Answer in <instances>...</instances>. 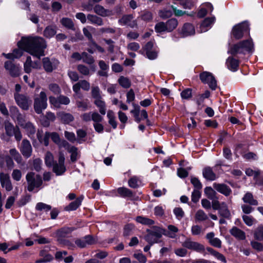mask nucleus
I'll return each mask as SVG.
<instances>
[{
  "label": "nucleus",
  "mask_w": 263,
  "mask_h": 263,
  "mask_svg": "<svg viewBox=\"0 0 263 263\" xmlns=\"http://www.w3.org/2000/svg\"><path fill=\"white\" fill-rule=\"evenodd\" d=\"M17 45L19 49L14 50L12 52L15 59L22 56V50L40 58L44 55V49L46 48L45 40L40 36L23 37Z\"/></svg>",
  "instance_id": "nucleus-1"
},
{
  "label": "nucleus",
  "mask_w": 263,
  "mask_h": 263,
  "mask_svg": "<svg viewBox=\"0 0 263 263\" xmlns=\"http://www.w3.org/2000/svg\"><path fill=\"white\" fill-rule=\"evenodd\" d=\"M253 49V44L251 39L241 41L233 45L228 50V52L233 55L239 53L245 54L251 52Z\"/></svg>",
  "instance_id": "nucleus-2"
},
{
  "label": "nucleus",
  "mask_w": 263,
  "mask_h": 263,
  "mask_svg": "<svg viewBox=\"0 0 263 263\" xmlns=\"http://www.w3.org/2000/svg\"><path fill=\"white\" fill-rule=\"evenodd\" d=\"M34 109L37 114H41L47 107V97L45 92L42 91L34 98Z\"/></svg>",
  "instance_id": "nucleus-3"
},
{
  "label": "nucleus",
  "mask_w": 263,
  "mask_h": 263,
  "mask_svg": "<svg viewBox=\"0 0 263 263\" xmlns=\"http://www.w3.org/2000/svg\"><path fill=\"white\" fill-rule=\"evenodd\" d=\"M26 180L28 183L27 189L31 192L35 189L39 187L42 184V179L40 176L35 175L34 173L30 172L27 174Z\"/></svg>",
  "instance_id": "nucleus-4"
},
{
  "label": "nucleus",
  "mask_w": 263,
  "mask_h": 263,
  "mask_svg": "<svg viewBox=\"0 0 263 263\" xmlns=\"http://www.w3.org/2000/svg\"><path fill=\"white\" fill-rule=\"evenodd\" d=\"M14 99L17 104L24 110H28L32 103L30 98L23 94L15 93Z\"/></svg>",
  "instance_id": "nucleus-5"
},
{
  "label": "nucleus",
  "mask_w": 263,
  "mask_h": 263,
  "mask_svg": "<svg viewBox=\"0 0 263 263\" xmlns=\"http://www.w3.org/2000/svg\"><path fill=\"white\" fill-rule=\"evenodd\" d=\"M65 157L63 153H59L58 162H56L51 166L53 172L58 176L63 175L66 171V167L64 165Z\"/></svg>",
  "instance_id": "nucleus-6"
},
{
  "label": "nucleus",
  "mask_w": 263,
  "mask_h": 263,
  "mask_svg": "<svg viewBox=\"0 0 263 263\" xmlns=\"http://www.w3.org/2000/svg\"><path fill=\"white\" fill-rule=\"evenodd\" d=\"M249 30V24L247 22H244L234 26L232 30L233 35L237 39L242 37L245 32Z\"/></svg>",
  "instance_id": "nucleus-7"
},
{
  "label": "nucleus",
  "mask_w": 263,
  "mask_h": 263,
  "mask_svg": "<svg viewBox=\"0 0 263 263\" xmlns=\"http://www.w3.org/2000/svg\"><path fill=\"white\" fill-rule=\"evenodd\" d=\"M173 12L177 16H180L186 13L185 11L179 10L176 7L171 6L169 9L160 10L159 15L161 18H165L171 16Z\"/></svg>",
  "instance_id": "nucleus-8"
},
{
  "label": "nucleus",
  "mask_w": 263,
  "mask_h": 263,
  "mask_svg": "<svg viewBox=\"0 0 263 263\" xmlns=\"http://www.w3.org/2000/svg\"><path fill=\"white\" fill-rule=\"evenodd\" d=\"M200 80L204 83L209 85L210 88L215 90L217 87L216 81L212 73L208 72H203L200 75Z\"/></svg>",
  "instance_id": "nucleus-9"
},
{
  "label": "nucleus",
  "mask_w": 263,
  "mask_h": 263,
  "mask_svg": "<svg viewBox=\"0 0 263 263\" xmlns=\"http://www.w3.org/2000/svg\"><path fill=\"white\" fill-rule=\"evenodd\" d=\"M163 230L161 229H156L148 234L146 237V240L151 245L157 243L159 238L162 236Z\"/></svg>",
  "instance_id": "nucleus-10"
},
{
  "label": "nucleus",
  "mask_w": 263,
  "mask_h": 263,
  "mask_svg": "<svg viewBox=\"0 0 263 263\" xmlns=\"http://www.w3.org/2000/svg\"><path fill=\"white\" fill-rule=\"evenodd\" d=\"M20 149L22 155L26 158H29L31 156L32 151V148L30 142L24 139L20 146Z\"/></svg>",
  "instance_id": "nucleus-11"
},
{
  "label": "nucleus",
  "mask_w": 263,
  "mask_h": 263,
  "mask_svg": "<svg viewBox=\"0 0 263 263\" xmlns=\"http://www.w3.org/2000/svg\"><path fill=\"white\" fill-rule=\"evenodd\" d=\"M5 68L12 77H17L20 73L21 67L14 65L11 61H7L5 63Z\"/></svg>",
  "instance_id": "nucleus-12"
},
{
  "label": "nucleus",
  "mask_w": 263,
  "mask_h": 263,
  "mask_svg": "<svg viewBox=\"0 0 263 263\" xmlns=\"http://www.w3.org/2000/svg\"><path fill=\"white\" fill-rule=\"evenodd\" d=\"M179 32L182 37H186L194 34L195 30L192 24L186 23L179 30Z\"/></svg>",
  "instance_id": "nucleus-13"
},
{
  "label": "nucleus",
  "mask_w": 263,
  "mask_h": 263,
  "mask_svg": "<svg viewBox=\"0 0 263 263\" xmlns=\"http://www.w3.org/2000/svg\"><path fill=\"white\" fill-rule=\"evenodd\" d=\"M0 182L3 187L5 188L7 191H10L12 189V185L9 176L5 173L0 174Z\"/></svg>",
  "instance_id": "nucleus-14"
},
{
  "label": "nucleus",
  "mask_w": 263,
  "mask_h": 263,
  "mask_svg": "<svg viewBox=\"0 0 263 263\" xmlns=\"http://www.w3.org/2000/svg\"><path fill=\"white\" fill-rule=\"evenodd\" d=\"M18 124L26 130L29 137L34 134L35 129L31 123L26 122L23 119L19 120L18 119Z\"/></svg>",
  "instance_id": "nucleus-15"
},
{
  "label": "nucleus",
  "mask_w": 263,
  "mask_h": 263,
  "mask_svg": "<svg viewBox=\"0 0 263 263\" xmlns=\"http://www.w3.org/2000/svg\"><path fill=\"white\" fill-rule=\"evenodd\" d=\"M183 246L188 249L194 250L197 252H201L204 250V246L197 242L186 240L183 242Z\"/></svg>",
  "instance_id": "nucleus-16"
},
{
  "label": "nucleus",
  "mask_w": 263,
  "mask_h": 263,
  "mask_svg": "<svg viewBox=\"0 0 263 263\" xmlns=\"http://www.w3.org/2000/svg\"><path fill=\"white\" fill-rule=\"evenodd\" d=\"M206 238L212 246L216 248H220L221 247V240L219 238L215 237V234L213 232L208 233L206 235Z\"/></svg>",
  "instance_id": "nucleus-17"
},
{
  "label": "nucleus",
  "mask_w": 263,
  "mask_h": 263,
  "mask_svg": "<svg viewBox=\"0 0 263 263\" xmlns=\"http://www.w3.org/2000/svg\"><path fill=\"white\" fill-rule=\"evenodd\" d=\"M215 17H211L205 18L200 26V32H203L208 31L215 21Z\"/></svg>",
  "instance_id": "nucleus-18"
},
{
  "label": "nucleus",
  "mask_w": 263,
  "mask_h": 263,
  "mask_svg": "<svg viewBox=\"0 0 263 263\" xmlns=\"http://www.w3.org/2000/svg\"><path fill=\"white\" fill-rule=\"evenodd\" d=\"M58 118L64 123L68 124L72 121L74 119L72 115L69 113H66L63 111L59 112L57 114Z\"/></svg>",
  "instance_id": "nucleus-19"
},
{
  "label": "nucleus",
  "mask_w": 263,
  "mask_h": 263,
  "mask_svg": "<svg viewBox=\"0 0 263 263\" xmlns=\"http://www.w3.org/2000/svg\"><path fill=\"white\" fill-rule=\"evenodd\" d=\"M213 187L218 192L224 194L226 196L229 195L231 192L230 189L226 185L223 184L214 183L213 184Z\"/></svg>",
  "instance_id": "nucleus-20"
},
{
  "label": "nucleus",
  "mask_w": 263,
  "mask_h": 263,
  "mask_svg": "<svg viewBox=\"0 0 263 263\" xmlns=\"http://www.w3.org/2000/svg\"><path fill=\"white\" fill-rule=\"evenodd\" d=\"M55 119L54 114L51 112H47L45 116L43 117L41 119L42 124L44 126H49L50 125V121H54Z\"/></svg>",
  "instance_id": "nucleus-21"
},
{
  "label": "nucleus",
  "mask_w": 263,
  "mask_h": 263,
  "mask_svg": "<svg viewBox=\"0 0 263 263\" xmlns=\"http://www.w3.org/2000/svg\"><path fill=\"white\" fill-rule=\"evenodd\" d=\"M83 196H81L78 197L74 201L71 202L66 208V209L67 211H74L77 210L83 200Z\"/></svg>",
  "instance_id": "nucleus-22"
},
{
  "label": "nucleus",
  "mask_w": 263,
  "mask_h": 263,
  "mask_svg": "<svg viewBox=\"0 0 263 263\" xmlns=\"http://www.w3.org/2000/svg\"><path fill=\"white\" fill-rule=\"evenodd\" d=\"M226 65L230 70L235 71L238 69V61L232 57H229L226 61Z\"/></svg>",
  "instance_id": "nucleus-23"
},
{
  "label": "nucleus",
  "mask_w": 263,
  "mask_h": 263,
  "mask_svg": "<svg viewBox=\"0 0 263 263\" xmlns=\"http://www.w3.org/2000/svg\"><path fill=\"white\" fill-rule=\"evenodd\" d=\"M50 137L51 138L52 140L55 143L59 145L60 147H66L68 145V143L65 140L61 141L60 138L59 137V135L56 133H50Z\"/></svg>",
  "instance_id": "nucleus-24"
},
{
  "label": "nucleus",
  "mask_w": 263,
  "mask_h": 263,
  "mask_svg": "<svg viewBox=\"0 0 263 263\" xmlns=\"http://www.w3.org/2000/svg\"><path fill=\"white\" fill-rule=\"evenodd\" d=\"M242 200L245 203L252 205H257L258 204L257 200L254 198L252 194L250 192L245 194L242 198Z\"/></svg>",
  "instance_id": "nucleus-25"
},
{
  "label": "nucleus",
  "mask_w": 263,
  "mask_h": 263,
  "mask_svg": "<svg viewBox=\"0 0 263 263\" xmlns=\"http://www.w3.org/2000/svg\"><path fill=\"white\" fill-rule=\"evenodd\" d=\"M94 104L99 108L101 114L104 115L106 114V105L105 101L103 100L102 97L94 100Z\"/></svg>",
  "instance_id": "nucleus-26"
},
{
  "label": "nucleus",
  "mask_w": 263,
  "mask_h": 263,
  "mask_svg": "<svg viewBox=\"0 0 263 263\" xmlns=\"http://www.w3.org/2000/svg\"><path fill=\"white\" fill-rule=\"evenodd\" d=\"M57 33V27L55 26H48L44 31L43 35L46 38L52 37Z\"/></svg>",
  "instance_id": "nucleus-27"
},
{
  "label": "nucleus",
  "mask_w": 263,
  "mask_h": 263,
  "mask_svg": "<svg viewBox=\"0 0 263 263\" xmlns=\"http://www.w3.org/2000/svg\"><path fill=\"white\" fill-rule=\"evenodd\" d=\"M91 70L86 66L83 65H79L78 66V70L80 73L84 75L88 76L95 71V66L94 65L91 66Z\"/></svg>",
  "instance_id": "nucleus-28"
},
{
  "label": "nucleus",
  "mask_w": 263,
  "mask_h": 263,
  "mask_svg": "<svg viewBox=\"0 0 263 263\" xmlns=\"http://www.w3.org/2000/svg\"><path fill=\"white\" fill-rule=\"evenodd\" d=\"M203 176L207 180H214L216 178L215 174L210 167H206L203 170Z\"/></svg>",
  "instance_id": "nucleus-29"
},
{
  "label": "nucleus",
  "mask_w": 263,
  "mask_h": 263,
  "mask_svg": "<svg viewBox=\"0 0 263 263\" xmlns=\"http://www.w3.org/2000/svg\"><path fill=\"white\" fill-rule=\"evenodd\" d=\"M165 23L168 32L174 30L178 25V21L176 18L170 19Z\"/></svg>",
  "instance_id": "nucleus-30"
},
{
  "label": "nucleus",
  "mask_w": 263,
  "mask_h": 263,
  "mask_svg": "<svg viewBox=\"0 0 263 263\" xmlns=\"http://www.w3.org/2000/svg\"><path fill=\"white\" fill-rule=\"evenodd\" d=\"M230 232L233 236L239 239H244L246 238L245 232L236 227L233 228Z\"/></svg>",
  "instance_id": "nucleus-31"
},
{
  "label": "nucleus",
  "mask_w": 263,
  "mask_h": 263,
  "mask_svg": "<svg viewBox=\"0 0 263 263\" xmlns=\"http://www.w3.org/2000/svg\"><path fill=\"white\" fill-rule=\"evenodd\" d=\"M70 153H71L70 159L71 161L74 162L78 157V149L77 147L70 146L69 144L65 147Z\"/></svg>",
  "instance_id": "nucleus-32"
},
{
  "label": "nucleus",
  "mask_w": 263,
  "mask_h": 263,
  "mask_svg": "<svg viewBox=\"0 0 263 263\" xmlns=\"http://www.w3.org/2000/svg\"><path fill=\"white\" fill-rule=\"evenodd\" d=\"M118 82L120 85L124 88H128L131 86V81L127 77L121 76L118 79Z\"/></svg>",
  "instance_id": "nucleus-33"
},
{
  "label": "nucleus",
  "mask_w": 263,
  "mask_h": 263,
  "mask_svg": "<svg viewBox=\"0 0 263 263\" xmlns=\"http://www.w3.org/2000/svg\"><path fill=\"white\" fill-rule=\"evenodd\" d=\"M50 136L49 133H46L45 135H42L40 132L37 134V139L41 143L44 144L45 146L48 145Z\"/></svg>",
  "instance_id": "nucleus-34"
},
{
  "label": "nucleus",
  "mask_w": 263,
  "mask_h": 263,
  "mask_svg": "<svg viewBox=\"0 0 263 263\" xmlns=\"http://www.w3.org/2000/svg\"><path fill=\"white\" fill-rule=\"evenodd\" d=\"M118 193L122 197H131L133 196L132 192L127 188L122 187L117 190Z\"/></svg>",
  "instance_id": "nucleus-35"
},
{
  "label": "nucleus",
  "mask_w": 263,
  "mask_h": 263,
  "mask_svg": "<svg viewBox=\"0 0 263 263\" xmlns=\"http://www.w3.org/2000/svg\"><path fill=\"white\" fill-rule=\"evenodd\" d=\"M136 221L140 223L145 225L151 226L154 224V221L148 218L143 216H137L136 218Z\"/></svg>",
  "instance_id": "nucleus-36"
},
{
  "label": "nucleus",
  "mask_w": 263,
  "mask_h": 263,
  "mask_svg": "<svg viewBox=\"0 0 263 263\" xmlns=\"http://www.w3.org/2000/svg\"><path fill=\"white\" fill-rule=\"evenodd\" d=\"M45 163L47 166L51 167L55 162L54 160V157L50 152H47L45 155Z\"/></svg>",
  "instance_id": "nucleus-37"
},
{
  "label": "nucleus",
  "mask_w": 263,
  "mask_h": 263,
  "mask_svg": "<svg viewBox=\"0 0 263 263\" xmlns=\"http://www.w3.org/2000/svg\"><path fill=\"white\" fill-rule=\"evenodd\" d=\"M208 218V215L205 213L201 210H198L195 213V219L196 221H202L207 220Z\"/></svg>",
  "instance_id": "nucleus-38"
},
{
  "label": "nucleus",
  "mask_w": 263,
  "mask_h": 263,
  "mask_svg": "<svg viewBox=\"0 0 263 263\" xmlns=\"http://www.w3.org/2000/svg\"><path fill=\"white\" fill-rule=\"evenodd\" d=\"M107 117L108 119V122L109 124L114 128H116L117 127V124L115 120V116L114 111L111 110H109L107 111Z\"/></svg>",
  "instance_id": "nucleus-39"
},
{
  "label": "nucleus",
  "mask_w": 263,
  "mask_h": 263,
  "mask_svg": "<svg viewBox=\"0 0 263 263\" xmlns=\"http://www.w3.org/2000/svg\"><path fill=\"white\" fill-rule=\"evenodd\" d=\"M87 19L88 21L92 24H96L99 26L103 25L102 19L96 15L89 14L87 16Z\"/></svg>",
  "instance_id": "nucleus-40"
},
{
  "label": "nucleus",
  "mask_w": 263,
  "mask_h": 263,
  "mask_svg": "<svg viewBox=\"0 0 263 263\" xmlns=\"http://www.w3.org/2000/svg\"><path fill=\"white\" fill-rule=\"evenodd\" d=\"M204 193L207 197L211 200L216 198V193L211 187H206L204 189Z\"/></svg>",
  "instance_id": "nucleus-41"
},
{
  "label": "nucleus",
  "mask_w": 263,
  "mask_h": 263,
  "mask_svg": "<svg viewBox=\"0 0 263 263\" xmlns=\"http://www.w3.org/2000/svg\"><path fill=\"white\" fill-rule=\"evenodd\" d=\"M5 128L6 134L9 136L13 135L15 130L17 128H15L13 125L9 122H6L5 124Z\"/></svg>",
  "instance_id": "nucleus-42"
},
{
  "label": "nucleus",
  "mask_w": 263,
  "mask_h": 263,
  "mask_svg": "<svg viewBox=\"0 0 263 263\" xmlns=\"http://www.w3.org/2000/svg\"><path fill=\"white\" fill-rule=\"evenodd\" d=\"M43 63L44 68L46 71L51 72L53 70V65L48 58L43 59Z\"/></svg>",
  "instance_id": "nucleus-43"
},
{
  "label": "nucleus",
  "mask_w": 263,
  "mask_h": 263,
  "mask_svg": "<svg viewBox=\"0 0 263 263\" xmlns=\"http://www.w3.org/2000/svg\"><path fill=\"white\" fill-rule=\"evenodd\" d=\"M32 62L30 57L27 58L26 61L24 64V70L26 73H30L32 68Z\"/></svg>",
  "instance_id": "nucleus-44"
},
{
  "label": "nucleus",
  "mask_w": 263,
  "mask_h": 263,
  "mask_svg": "<svg viewBox=\"0 0 263 263\" xmlns=\"http://www.w3.org/2000/svg\"><path fill=\"white\" fill-rule=\"evenodd\" d=\"M10 155L13 157L14 160L19 164L22 163V158L19 153L15 148L10 150Z\"/></svg>",
  "instance_id": "nucleus-45"
},
{
  "label": "nucleus",
  "mask_w": 263,
  "mask_h": 263,
  "mask_svg": "<svg viewBox=\"0 0 263 263\" xmlns=\"http://www.w3.org/2000/svg\"><path fill=\"white\" fill-rule=\"evenodd\" d=\"M155 30L157 33L167 32L165 23L162 22L157 23L155 26Z\"/></svg>",
  "instance_id": "nucleus-46"
},
{
  "label": "nucleus",
  "mask_w": 263,
  "mask_h": 263,
  "mask_svg": "<svg viewBox=\"0 0 263 263\" xmlns=\"http://www.w3.org/2000/svg\"><path fill=\"white\" fill-rule=\"evenodd\" d=\"M254 238L258 240H263V226L258 227L254 232Z\"/></svg>",
  "instance_id": "nucleus-47"
},
{
  "label": "nucleus",
  "mask_w": 263,
  "mask_h": 263,
  "mask_svg": "<svg viewBox=\"0 0 263 263\" xmlns=\"http://www.w3.org/2000/svg\"><path fill=\"white\" fill-rule=\"evenodd\" d=\"M95 12L98 14L105 16L108 15V12L102 6L100 5H96L94 8Z\"/></svg>",
  "instance_id": "nucleus-48"
},
{
  "label": "nucleus",
  "mask_w": 263,
  "mask_h": 263,
  "mask_svg": "<svg viewBox=\"0 0 263 263\" xmlns=\"http://www.w3.org/2000/svg\"><path fill=\"white\" fill-rule=\"evenodd\" d=\"M219 213L221 214V215L224 217H229L230 215V212L227 207V205L224 202L221 203V208L219 210Z\"/></svg>",
  "instance_id": "nucleus-49"
},
{
  "label": "nucleus",
  "mask_w": 263,
  "mask_h": 263,
  "mask_svg": "<svg viewBox=\"0 0 263 263\" xmlns=\"http://www.w3.org/2000/svg\"><path fill=\"white\" fill-rule=\"evenodd\" d=\"M101 93V92L99 87L95 86L92 87L91 96L94 100L102 97Z\"/></svg>",
  "instance_id": "nucleus-50"
},
{
  "label": "nucleus",
  "mask_w": 263,
  "mask_h": 263,
  "mask_svg": "<svg viewBox=\"0 0 263 263\" xmlns=\"http://www.w3.org/2000/svg\"><path fill=\"white\" fill-rule=\"evenodd\" d=\"M61 24L66 28L72 29L74 27V24L70 18H63L61 20Z\"/></svg>",
  "instance_id": "nucleus-51"
},
{
  "label": "nucleus",
  "mask_w": 263,
  "mask_h": 263,
  "mask_svg": "<svg viewBox=\"0 0 263 263\" xmlns=\"http://www.w3.org/2000/svg\"><path fill=\"white\" fill-rule=\"evenodd\" d=\"M154 213L155 216L162 217L164 214V206L159 205L155 207Z\"/></svg>",
  "instance_id": "nucleus-52"
},
{
  "label": "nucleus",
  "mask_w": 263,
  "mask_h": 263,
  "mask_svg": "<svg viewBox=\"0 0 263 263\" xmlns=\"http://www.w3.org/2000/svg\"><path fill=\"white\" fill-rule=\"evenodd\" d=\"M140 181L136 177L131 178L128 181V185L130 187L136 188L140 185Z\"/></svg>",
  "instance_id": "nucleus-53"
},
{
  "label": "nucleus",
  "mask_w": 263,
  "mask_h": 263,
  "mask_svg": "<svg viewBox=\"0 0 263 263\" xmlns=\"http://www.w3.org/2000/svg\"><path fill=\"white\" fill-rule=\"evenodd\" d=\"M35 208L39 211L44 210L45 211H48L51 209V207L49 205L42 202H39L36 204Z\"/></svg>",
  "instance_id": "nucleus-54"
},
{
  "label": "nucleus",
  "mask_w": 263,
  "mask_h": 263,
  "mask_svg": "<svg viewBox=\"0 0 263 263\" xmlns=\"http://www.w3.org/2000/svg\"><path fill=\"white\" fill-rule=\"evenodd\" d=\"M168 229L170 232L167 235L170 237L174 238L176 236L175 234L178 231V228L174 226L169 225Z\"/></svg>",
  "instance_id": "nucleus-55"
},
{
  "label": "nucleus",
  "mask_w": 263,
  "mask_h": 263,
  "mask_svg": "<svg viewBox=\"0 0 263 263\" xmlns=\"http://www.w3.org/2000/svg\"><path fill=\"white\" fill-rule=\"evenodd\" d=\"M244 222L248 226H252L255 219L251 216L244 215L242 216Z\"/></svg>",
  "instance_id": "nucleus-56"
},
{
  "label": "nucleus",
  "mask_w": 263,
  "mask_h": 263,
  "mask_svg": "<svg viewBox=\"0 0 263 263\" xmlns=\"http://www.w3.org/2000/svg\"><path fill=\"white\" fill-rule=\"evenodd\" d=\"M96 50L100 52H102V53L104 52V49L103 48H102L101 46H98L95 43H93L92 44V46H91V48H89L88 49V51L89 52L92 53Z\"/></svg>",
  "instance_id": "nucleus-57"
},
{
  "label": "nucleus",
  "mask_w": 263,
  "mask_h": 263,
  "mask_svg": "<svg viewBox=\"0 0 263 263\" xmlns=\"http://www.w3.org/2000/svg\"><path fill=\"white\" fill-rule=\"evenodd\" d=\"M133 19L132 15H125L123 16L119 21V23L122 25H127L128 23Z\"/></svg>",
  "instance_id": "nucleus-58"
},
{
  "label": "nucleus",
  "mask_w": 263,
  "mask_h": 263,
  "mask_svg": "<svg viewBox=\"0 0 263 263\" xmlns=\"http://www.w3.org/2000/svg\"><path fill=\"white\" fill-rule=\"evenodd\" d=\"M77 107L82 110H85L88 108V102L86 101H78L76 102Z\"/></svg>",
  "instance_id": "nucleus-59"
},
{
  "label": "nucleus",
  "mask_w": 263,
  "mask_h": 263,
  "mask_svg": "<svg viewBox=\"0 0 263 263\" xmlns=\"http://www.w3.org/2000/svg\"><path fill=\"white\" fill-rule=\"evenodd\" d=\"M49 89L54 94H59L61 92V89L59 85L57 84L52 83L49 85Z\"/></svg>",
  "instance_id": "nucleus-60"
},
{
  "label": "nucleus",
  "mask_w": 263,
  "mask_h": 263,
  "mask_svg": "<svg viewBox=\"0 0 263 263\" xmlns=\"http://www.w3.org/2000/svg\"><path fill=\"white\" fill-rule=\"evenodd\" d=\"M181 97L183 99H189L192 97V90L186 88L181 93Z\"/></svg>",
  "instance_id": "nucleus-61"
},
{
  "label": "nucleus",
  "mask_w": 263,
  "mask_h": 263,
  "mask_svg": "<svg viewBox=\"0 0 263 263\" xmlns=\"http://www.w3.org/2000/svg\"><path fill=\"white\" fill-rule=\"evenodd\" d=\"M11 175L12 178L17 181H20L22 178L21 171L17 169L14 170Z\"/></svg>",
  "instance_id": "nucleus-62"
},
{
  "label": "nucleus",
  "mask_w": 263,
  "mask_h": 263,
  "mask_svg": "<svg viewBox=\"0 0 263 263\" xmlns=\"http://www.w3.org/2000/svg\"><path fill=\"white\" fill-rule=\"evenodd\" d=\"M174 213L178 220H180L184 216V212L180 208H176L174 209Z\"/></svg>",
  "instance_id": "nucleus-63"
},
{
  "label": "nucleus",
  "mask_w": 263,
  "mask_h": 263,
  "mask_svg": "<svg viewBox=\"0 0 263 263\" xmlns=\"http://www.w3.org/2000/svg\"><path fill=\"white\" fill-rule=\"evenodd\" d=\"M134 257L140 263H146L147 261L146 257L142 253H135Z\"/></svg>",
  "instance_id": "nucleus-64"
}]
</instances>
